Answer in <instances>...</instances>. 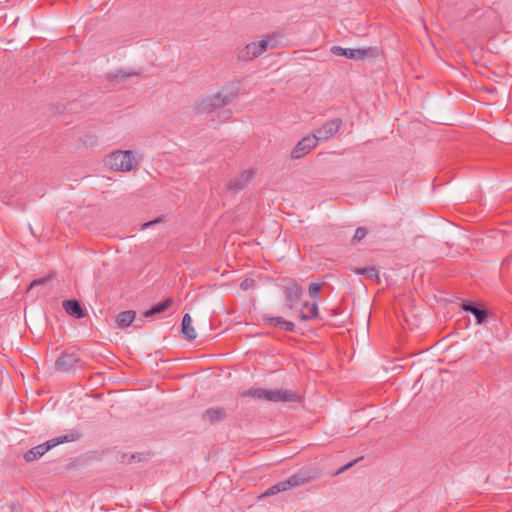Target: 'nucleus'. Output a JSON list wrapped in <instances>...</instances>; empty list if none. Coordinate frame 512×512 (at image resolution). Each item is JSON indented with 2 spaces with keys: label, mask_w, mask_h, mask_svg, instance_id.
<instances>
[{
  "label": "nucleus",
  "mask_w": 512,
  "mask_h": 512,
  "mask_svg": "<svg viewBox=\"0 0 512 512\" xmlns=\"http://www.w3.org/2000/svg\"><path fill=\"white\" fill-rule=\"evenodd\" d=\"M309 317L310 319L319 318L318 305L316 301L313 302L312 305L310 306Z\"/></svg>",
  "instance_id": "obj_26"
},
{
  "label": "nucleus",
  "mask_w": 512,
  "mask_h": 512,
  "mask_svg": "<svg viewBox=\"0 0 512 512\" xmlns=\"http://www.w3.org/2000/svg\"><path fill=\"white\" fill-rule=\"evenodd\" d=\"M343 122L340 118H335L329 121H326L323 123V125L319 128H317L313 135L317 138L319 141H326L332 136H334L339 129L341 128Z\"/></svg>",
  "instance_id": "obj_9"
},
{
  "label": "nucleus",
  "mask_w": 512,
  "mask_h": 512,
  "mask_svg": "<svg viewBox=\"0 0 512 512\" xmlns=\"http://www.w3.org/2000/svg\"><path fill=\"white\" fill-rule=\"evenodd\" d=\"M358 461V459H355L353 461H350L349 463L345 464L344 466H342L341 468H339L335 473L334 475H338L344 471H346L347 469L351 468L356 462Z\"/></svg>",
  "instance_id": "obj_27"
},
{
  "label": "nucleus",
  "mask_w": 512,
  "mask_h": 512,
  "mask_svg": "<svg viewBox=\"0 0 512 512\" xmlns=\"http://www.w3.org/2000/svg\"><path fill=\"white\" fill-rule=\"evenodd\" d=\"M81 438L82 433L79 430L71 429L65 435L50 439L42 444H39L31 448L23 455V458L28 463L33 462L41 458L45 453H47L49 450L56 447L57 445L69 442H76Z\"/></svg>",
  "instance_id": "obj_2"
},
{
  "label": "nucleus",
  "mask_w": 512,
  "mask_h": 512,
  "mask_svg": "<svg viewBox=\"0 0 512 512\" xmlns=\"http://www.w3.org/2000/svg\"><path fill=\"white\" fill-rule=\"evenodd\" d=\"M302 293V287L298 285L296 282L291 281V283L285 287V306L289 309H293L295 305L299 302Z\"/></svg>",
  "instance_id": "obj_12"
},
{
  "label": "nucleus",
  "mask_w": 512,
  "mask_h": 512,
  "mask_svg": "<svg viewBox=\"0 0 512 512\" xmlns=\"http://www.w3.org/2000/svg\"><path fill=\"white\" fill-rule=\"evenodd\" d=\"M352 272L358 275H363L367 279H375L377 282L380 281L378 271L375 267L355 268Z\"/></svg>",
  "instance_id": "obj_20"
},
{
  "label": "nucleus",
  "mask_w": 512,
  "mask_h": 512,
  "mask_svg": "<svg viewBox=\"0 0 512 512\" xmlns=\"http://www.w3.org/2000/svg\"><path fill=\"white\" fill-rule=\"evenodd\" d=\"M461 309L465 312L471 313L475 317L478 325L486 323L491 315V312L487 308L474 301L463 300L461 303Z\"/></svg>",
  "instance_id": "obj_7"
},
{
  "label": "nucleus",
  "mask_w": 512,
  "mask_h": 512,
  "mask_svg": "<svg viewBox=\"0 0 512 512\" xmlns=\"http://www.w3.org/2000/svg\"><path fill=\"white\" fill-rule=\"evenodd\" d=\"M303 306H304V307H308V306H309V303H308V302H305Z\"/></svg>",
  "instance_id": "obj_34"
},
{
  "label": "nucleus",
  "mask_w": 512,
  "mask_h": 512,
  "mask_svg": "<svg viewBox=\"0 0 512 512\" xmlns=\"http://www.w3.org/2000/svg\"><path fill=\"white\" fill-rule=\"evenodd\" d=\"M318 140L312 135L303 137L291 152L292 159H300L317 146Z\"/></svg>",
  "instance_id": "obj_11"
},
{
  "label": "nucleus",
  "mask_w": 512,
  "mask_h": 512,
  "mask_svg": "<svg viewBox=\"0 0 512 512\" xmlns=\"http://www.w3.org/2000/svg\"><path fill=\"white\" fill-rule=\"evenodd\" d=\"M80 363L79 356L74 352L64 351L55 361V369L60 372H70Z\"/></svg>",
  "instance_id": "obj_10"
},
{
  "label": "nucleus",
  "mask_w": 512,
  "mask_h": 512,
  "mask_svg": "<svg viewBox=\"0 0 512 512\" xmlns=\"http://www.w3.org/2000/svg\"><path fill=\"white\" fill-rule=\"evenodd\" d=\"M134 459H135V455H132V456L129 458L128 462L130 463V462H132Z\"/></svg>",
  "instance_id": "obj_33"
},
{
  "label": "nucleus",
  "mask_w": 512,
  "mask_h": 512,
  "mask_svg": "<svg viewBox=\"0 0 512 512\" xmlns=\"http://www.w3.org/2000/svg\"><path fill=\"white\" fill-rule=\"evenodd\" d=\"M269 45V41L262 39L257 42H251L240 50L238 58L242 61H250L264 53Z\"/></svg>",
  "instance_id": "obj_6"
},
{
  "label": "nucleus",
  "mask_w": 512,
  "mask_h": 512,
  "mask_svg": "<svg viewBox=\"0 0 512 512\" xmlns=\"http://www.w3.org/2000/svg\"><path fill=\"white\" fill-rule=\"evenodd\" d=\"M2 195L4 196V198H8L7 196H8L9 194L4 193V194H2Z\"/></svg>",
  "instance_id": "obj_35"
},
{
  "label": "nucleus",
  "mask_w": 512,
  "mask_h": 512,
  "mask_svg": "<svg viewBox=\"0 0 512 512\" xmlns=\"http://www.w3.org/2000/svg\"><path fill=\"white\" fill-rule=\"evenodd\" d=\"M367 234V229L364 228V227H358L356 230H355V234L351 240L352 244H356L358 242H360L362 239H364V237L366 236Z\"/></svg>",
  "instance_id": "obj_23"
},
{
  "label": "nucleus",
  "mask_w": 512,
  "mask_h": 512,
  "mask_svg": "<svg viewBox=\"0 0 512 512\" xmlns=\"http://www.w3.org/2000/svg\"><path fill=\"white\" fill-rule=\"evenodd\" d=\"M235 97L230 87H224L220 92L199 98L196 101V109L200 113L208 114L216 108L223 107L232 102Z\"/></svg>",
  "instance_id": "obj_4"
},
{
  "label": "nucleus",
  "mask_w": 512,
  "mask_h": 512,
  "mask_svg": "<svg viewBox=\"0 0 512 512\" xmlns=\"http://www.w3.org/2000/svg\"><path fill=\"white\" fill-rule=\"evenodd\" d=\"M320 291H321L320 283L313 282L309 285L308 293L311 298H313L315 300L319 299Z\"/></svg>",
  "instance_id": "obj_22"
},
{
  "label": "nucleus",
  "mask_w": 512,
  "mask_h": 512,
  "mask_svg": "<svg viewBox=\"0 0 512 512\" xmlns=\"http://www.w3.org/2000/svg\"><path fill=\"white\" fill-rule=\"evenodd\" d=\"M289 490L288 486H287V483L285 480L283 481H280L274 485H272L271 487H269L262 495L261 497H268V496H273V495H276L278 493H281V492H284V491H287Z\"/></svg>",
  "instance_id": "obj_21"
},
{
  "label": "nucleus",
  "mask_w": 512,
  "mask_h": 512,
  "mask_svg": "<svg viewBox=\"0 0 512 512\" xmlns=\"http://www.w3.org/2000/svg\"><path fill=\"white\" fill-rule=\"evenodd\" d=\"M263 322L264 324L279 328L280 330L286 331V332H294L295 331V324L291 321H287L285 318L280 316H263Z\"/></svg>",
  "instance_id": "obj_14"
},
{
  "label": "nucleus",
  "mask_w": 512,
  "mask_h": 512,
  "mask_svg": "<svg viewBox=\"0 0 512 512\" xmlns=\"http://www.w3.org/2000/svg\"><path fill=\"white\" fill-rule=\"evenodd\" d=\"M48 280H49L48 277H44V278H41V279L34 280V281L31 282L30 288H33V287H35L37 285L45 284Z\"/></svg>",
  "instance_id": "obj_28"
},
{
  "label": "nucleus",
  "mask_w": 512,
  "mask_h": 512,
  "mask_svg": "<svg viewBox=\"0 0 512 512\" xmlns=\"http://www.w3.org/2000/svg\"><path fill=\"white\" fill-rule=\"evenodd\" d=\"M299 317L302 321L310 320L309 314H306L303 311L300 312Z\"/></svg>",
  "instance_id": "obj_30"
},
{
  "label": "nucleus",
  "mask_w": 512,
  "mask_h": 512,
  "mask_svg": "<svg viewBox=\"0 0 512 512\" xmlns=\"http://www.w3.org/2000/svg\"><path fill=\"white\" fill-rule=\"evenodd\" d=\"M136 318L134 310H126L120 312L116 317V323L120 328L129 327Z\"/></svg>",
  "instance_id": "obj_18"
},
{
  "label": "nucleus",
  "mask_w": 512,
  "mask_h": 512,
  "mask_svg": "<svg viewBox=\"0 0 512 512\" xmlns=\"http://www.w3.org/2000/svg\"><path fill=\"white\" fill-rule=\"evenodd\" d=\"M330 51L332 54L336 56H344L352 60H362L368 57L369 55L374 56V49L371 48L354 49L343 48L341 46H332Z\"/></svg>",
  "instance_id": "obj_8"
},
{
  "label": "nucleus",
  "mask_w": 512,
  "mask_h": 512,
  "mask_svg": "<svg viewBox=\"0 0 512 512\" xmlns=\"http://www.w3.org/2000/svg\"><path fill=\"white\" fill-rule=\"evenodd\" d=\"M143 322L144 321L142 319H140L139 322L135 325V327L140 328L142 326Z\"/></svg>",
  "instance_id": "obj_32"
},
{
  "label": "nucleus",
  "mask_w": 512,
  "mask_h": 512,
  "mask_svg": "<svg viewBox=\"0 0 512 512\" xmlns=\"http://www.w3.org/2000/svg\"><path fill=\"white\" fill-rule=\"evenodd\" d=\"M227 417L226 409L223 407H211L202 413V420L210 424L225 420Z\"/></svg>",
  "instance_id": "obj_15"
},
{
  "label": "nucleus",
  "mask_w": 512,
  "mask_h": 512,
  "mask_svg": "<svg viewBox=\"0 0 512 512\" xmlns=\"http://www.w3.org/2000/svg\"><path fill=\"white\" fill-rule=\"evenodd\" d=\"M62 307L68 315L77 319H82L87 316L86 309L83 308L80 301L76 299L64 300L62 302Z\"/></svg>",
  "instance_id": "obj_13"
},
{
  "label": "nucleus",
  "mask_w": 512,
  "mask_h": 512,
  "mask_svg": "<svg viewBox=\"0 0 512 512\" xmlns=\"http://www.w3.org/2000/svg\"><path fill=\"white\" fill-rule=\"evenodd\" d=\"M136 74H139V72H134V73H132V75H136ZM120 76H121L122 78H127V77H130V76H131V74H130V73H126V74H121Z\"/></svg>",
  "instance_id": "obj_31"
},
{
  "label": "nucleus",
  "mask_w": 512,
  "mask_h": 512,
  "mask_svg": "<svg viewBox=\"0 0 512 512\" xmlns=\"http://www.w3.org/2000/svg\"><path fill=\"white\" fill-rule=\"evenodd\" d=\"M125 457H126V455L122 456V462H125Z\"/></svg>",
  "instance_id": "obj_36"
},
{
  "label": "nucleus",
  "mask_w": 512,
  "mask_h": 512,
  "mask_svg": "<svg viewBox=\"0 0 512 512\" xmlns=\"http://www.w3.org/2000/svg\"><path fill=\"white\" fill-rule=\"evenodd\" d=\"M319 477V472L315 468L302 467L296 473L291 475L285 481L289 489L301 487Z\"/></svg>",
  "instance_id": "obj_5"
},
{
  "label": "nucleus",
  "mask_w": 512,
  "mask_h": 512,
  "mask_svg": "<svg viewBox=\"0 0 512 512\" xmlns=\"http://www.w3.org/2000/svg\"><path fill=\"white\" fill-rule=\"evenodd\" d=\"M243 396L266 400L268 402L298 403L302 400V396L299 393L282 388L274 390L251 388L246 390Z\"/></svg>",
  "instance_id": "obj_1"
},
{
  "label": "nucleus",
  "mask_w": 512,
  "mask_h": 512,
  "mask_svg": "<svg viewBox=\"0 0 512 512\" xmlns=\"http://www.w3.org/2000/svg\"><path fill=\"white\" fill-rule=\"evenodd\" d=\"M104 163L113 171L130 172L139 165V159L131 150H116L105 158Z\"/></svg>",
  "instance_id": "obj_3"
},
{
  "label": "nucleus",
  "mask_w": 512,
  "mask_h": 512,
  "mask_svg": "<svg viewBox=\"0 0 512 512\" xmlns=\"http://www.w3.org/2000/svg\"><path fill=\"white\" fill-rule=\"evenodd\" d=\"M181 336L183 339L187 341H192L196 339L197 334L195 332V329L192 326V318L190 314L186 313L184 314L182 318L181 323Z\"/></svg>",
  "instance_id": "obj_17"
},
{
  "label": "nucleus",
  "mask_w": 512,
  "mask_h": 512,
  "mask_svg": "<svg viewBox=\"0 0 512 512\" xmlns=\"http://www.w3.org/2000/svg\"><path fill=\"white\" fill-rule=\"evenodd\" d=\"M255 284H256V281L253 279V278H245L241 283H240V288L244 291L246 290H249L253 287H255Z\"/></svg>",
  "instance_id": "obj_25"
},
{
  "label": "nucleus",
  "mask_w": 512,
  "mask_h": 512,
  "mask_svg": "<svg viewBox=\"0 0 512 512\" xmlns=\"http://www.w3.org/2000/svg\"><path fill=\"white\" fill-rule=\"evenodd\" d=\"M254 177V172L251 170L244 171L234 180L228 183V189L230 190H243L247 188V183L250 182Z\"/></svg>",
  "instance_id": "obj_16"
},
{
  "label": "nucleus",
  "mask_w": 512,
  "mask_h": 512,
  "mask_svg": "<svg viewBox=\"0 0 512 512\" xmlns=\"http://www.w3.org/2000/svg\"><path fill=\"white\" fill-rule=\"evenodd\" d=\"M166 220V216L165 215H161L159 217H157L156 219L154 220H151V221H148V222H145L141 225V229L144 230V229H147L149 227H152L158 223H161V222H164Z\"/></svg>",
  "instance_id": "obj_24"
},
{
  "label": "nucleus",
  "mask_w": 512,
  "mask_h": 512,
  "mask_svg": "<svg viewBox=\"0 0 512 512\" xmlns=\"http://www.w3.org/2000/svg\"><path fill=\"white\" fill-rule=\"evenodd\" d=\"M173 302L174 300L172 297L166 298L164 301L154 305L151 309L147 310L144 313V317L150 318L156 314L163 313L173 304Z\"/></svg>",
  "instance_id": "obj_19"
},
{
  "label": "nucleus",
  "mask_w": 512,
  "mask_h": 512,
  "mask_svg": "<svg viewBox=\"0 0 512 512\" xmlns=\"http://www.w3.org/2000/svg\"><path fill=\"white\" fill-rule=\"evenodd\" d=\"M88 140L85 141V144H90V145H93L95 142H96V137L95 136H87Z\"/></svg>",
  "instance_id": "obj_29"
}]
</instances>
